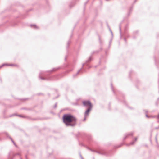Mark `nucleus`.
I'll return each mask as SVG.
<instances>
[{"instance_id":"obj_14","label":"nucleus","mask_w":159,"mask_h":159,"mask_svg":"<svg viewBox=\"0 0 159 159\" xmlns=\"http://www.w3.org/2000/svg\"><path fill=\"white\" fill-rule=\"evenodd\" d=\"M17 116H18L20 117L24 118H26V116H22V115H18Z\"/></svg>"},{"instance_id":"obj_9","label":"nucleus","mask_w":159,"mask_h":159,"mask_svg":"<svg viewBox=\"0 0 159 159\" xmlns=\"http://www.w3.org/2000/svg\"><path fill=\"white\" fill-rule=\"evenodd\" d=\"M134 139H135L134 141H133L132 142H131L130 143L127 144V145L129 146V145H133L135 143V141H136V140H137V138H135Z\"/></svg>"},{"instance_id":"obj_27","label":"nucleus","mask_w":159,"mask_h":159,"mask_svg":"<svg viewBox=\"0 0 159 159\" xmlns=\"http://www.w3.org/2000/svg\"><path fill=\"white\" fill-rule=\"evenodd\" d=\"M111 88H112V89L113 91V92H114V90L113 89V86H112V84H111Z\"/></svg>"},{"instance_id":"obj_21","label":"nucleus","mask_w":159,"mask_h":159,"mask_svg":"<svg viewBox=\"0 0 159 159\" xmlns=\"http://www.w3.org/2000/svg\"><path fill=\"white\" fill-rule=\"evenodd\" d=\"M109 30H110V32L111 33V35H112V36L113 37V33L112 32V31L111 30V29L110 28H109Z\"/></svg>"},{"instance_id":"obj_33","label":"nucleus","mask_w":159,"mask_h":159,"mask_svg":"<svg viewBox=\"0 0 159 159\" xmlns=\"http://www.w3.org/2000/svg\"><path fill=\"white\" fill-rule=\"evenodd\" d=\"M20 155L19 153H17L16 154H15V156H16V155Z\"/></svg>"},{"instance_id":"obj_37","label":"nucleus","mask_w":159,"mask_h":159,"mask_svg":"<svg viewBox=\"0 0 159 159\" xmlns=\"http://www.w3.org/2000/svg\"><path fill=\"white\" fill-rule=\"evenodd\" d=\"M72 6H71V4L69 5V7L70 8H71Z\"/></svg>"},{"instance_id":"obj_41","label":"nucleus","mask_w":159,"mask_h":159,"mask_svg":"<svg viewBox=\"0 0 159 159\" xmlns=\"http://www.w3.org/2000/svg\"><path fill=\"white\" fill-rule=\"evenodd\" d=\"M124 40H125V42H126V40L125 38L124 39Z\"/></svg>"},{"instance_id":"obj_4","label":"nucleus","mask_w":159,"mask_h":159,"mask_svg":"<svg viewBox=\"0 0 159 159\" xmlns=\"http://www.w3.org/2000/svg\"><path fill=\"white\" fill-rule=\"evenodd\" d=\"M41 75H43L44 76V75L43 73L42 72H41L39 74V78L40 79H41V80H52V79H53L52 77H50L49 78H45V77H41V76H40Z\"/></svg>"},{"instance_id":"obj_15","label":"nucleus","mask_w":159,"mask_h":159,"mask_svg":"<svg viewBox=\"0 0 159 159\" xmlns=\"http://www.w3.org/2000/svg\"><path fill=\"white\" fill-rule=\"evenodd\" d=\"M158 103H159V97L158 98L157 101L156 103L157 106Z\"/></svg>"},{"instance_id":"obj_39","label":"nucleus","mask_w":159,"mask_h":159,"mask_svg":"<svg viewBox=\"0 0 159 159\" xmlns=\"http://www.w3.org/2000/svg\"><path fill=\"white\" fill-rule=\"evenodd\" d=\"M87 2H86L85 3V4H84V5H85H85H86V3H87Z\"/></svg>"},{"instance_id":"obj_46","label":"nucleus","mask_w":159,"mask_h":159,"mask_svg":"<svg viewBox=\"0 0 159 159\" xmlns=\"http://www.w3.org/2000/svg\"><path fill=\"white\" fill-rule=\"evenodd\" d=\"M136 33H137V32H136Z\"/></svg>"},{"instance_id":"obj_13","label":"nucleus","mask_w":159,"mask_h":159,"mask_svg":"<svg viewBox=\"0 0 159 159\" xmlns=\"http://www.w3.org/2000/svg\"><path fill=\"white\" fill-rule=\"evenodd\" d=\"M6 135L7 136V137H9V138H10V139L11 140V141L12 142H13V141H14L12 139L11 137H10V136H9L8 135V133H6Z\"/></svg>"},{"instance_id":"obj_3","label":"nucleus","mask_w":159,"mask_h":159,"mask_svg":"<svg viewBox=\"0 0 159 159\" xmlns=\"http://www.w3.org/2000/svg\"><path fill=\"white\" fill-rule=\"evenodd\" d=\"M84 105L85 107L89 106V107H92V105L89 101H85L83 102Z\"/></svg>"},{"instance_id":"obj_38","label":"nucleus","mask_w":159,"mask_h":159,"mask_svg":"<svg viewBox=\"0 0 159 159\" xmlns=\"http://www.w3.org/2000/svg\"><path fill=\"white\" fill-rule=\"evenodd\" d=\"M158 122H159V121H158ZM158 128H159V127H156V129H158Z\"/></svg>"},{"instance_id":"obj_11","label":"nucleus","mask_w":159,"mask_h":159,"mask_svg":"<svg viewBox=\"0 0 159 159\" xmlns=\"http://www.w3.org/2000/svg\"><path fill=\"white\" fill-rule=\"evenodd\" d=\"M30 26L31 27H33L35 29H37L38 28V27L36 25H30Z\"/></svg>"},{"instance_id":"obj_20","label":"nucleus","mask_w":159,"mask_h":159,"mask_svg":"<svg viewBox=\"0 0 159 159\" xmlns=\"http://www.w3.org/2000/svg\"><path fill=\"white\" fill-rule=\"evenodd\" d=\"M155 139H156V143H157V144H158V142H157V135L156 136V137H155Z\"/></svg>"},{"instance_id":"obj_45","label":"nucleus","mask_w":159,"mask_h":159,"mask_svg":"<svg viewBox=\"0 0 159 159\" xmlns=\"http://www.w3.org/2000/svg\"><path fill=\"white\" fill-rule=\"evenodd\" d=\"M82 146H84V145H83V144H82Z\"/></svg>"},{"instance_id":"obj_10","label":"nucleus","mask_w":159,"mask_h":159,"mask_svg":"<svg viewBox=\"0 0 159 159\" xmlns=\"http://www.w3.org/2000/svg\"><path fill=\"white\" fill-rule=\"evenodd\" d=\"M6 66H17L18 65L15 64H6Z\"/></svg>"},{"instance_id":"obj_18","label":"nucleus","mask_w":159,"mask_h":159,"mask_svg":"<svg viewBox=\"0 0 159 159\" xmlns=\"http://www.w3.org/2000/svg\"><path fill=\"white\" fill-rule=\"evenodd\" d=\"M57 103H56L54 106L53 107V108H55L57 106Z\"/></svg>"},{"instance_id":"obj_8","label":"nucleus","mask_w":159,"mask_h":159,"mask_svg":"<svg viewBox=\"0 0 159 159\" xmlns=\"http://www.w3.org/2000/svg\"><path fill=\"white\" fill-rule=\"evenodd\" d=\"M60 68V67H59L54 68H53L52 69V70L48 71H47V72H52V71H55L56 70H58Z\"/></svg>"},{"instance_id":"obj_44","label":"nucleus","mask_w":159,"mask_h":159,"mask_svg":"<svg viewBox=\"0 0 159 159\" xmlns=\"http://www.w3.org/2000/svg\"><path fill=\"white\" fill-rule=\"evenodd\" d=\"M94 52H93V53H94Z\"/></svg>"},{"instance_id":"obj_17","label":"nucleus","mask_w":159,"mask_h":159,"mask_svg":"<svg viewBox=\"0 0 159 159\" xmlns=\"http://www.w3.org/2000/svg\"><path fill=\"white\" fill-rule=\"evenodd\" d=\"M119 29H120V34H121V27H120V25H119Z\"/></svg>"},{"instance_id":"obj_30","label":"nucleus","mask_w":159,"mask_h":159,"mask_svg":"<svg viewBox=\"0 0 159 159\" xmlns=\"http://www.w3.org/2000/svg\"><path fill=\"white\" fill-rule=\"evenodd\" d=\"M86 116H84V119L83 120V121H85L86 120Z\"/></svg>"},{"instance_id":"obj_40","label":"nucleus","mask_w":159,"mask_h":159,"mask_svg":"<svg viewBox=\"0 0 159 159\" xmlns=\"http://www.w3.org/2000/svg\"><path fill=\"white\" fill-rule=\"evenodd\" d=\"M145 112H146V113H147V112H148V111H146Z\"/></svg>"},{"instance_id":"obj_34","label":"nucleus","mask_w":159,"mask_h":159,"mask_svg":"<svg viewBox=\"0 0 159 159\" xmlns=\"http://www.w3.org/2000/svg\"><path fill=\"white\" fill-rule=\"evenodd\" d=\"M80 157L81 159H82L83 158L82 156V155L81 154L80 155Z\"/></svg>"},{"instance_id":"obj_35","label":"nucleus","mask_w":159,"mask_h":159,"mask_svg":"<svg viewBox=\"0 0 159 159\" xmlns=\"http://www.w3.org/2000/svg\"><path fill=\"white\" fill-rule=\"evenodd\" d=\"M155 63L156 64V65H157V63H156V60L155 58Z\"/></svg>"},{"instance_id":"obj_48","label":"nucleus","mask_w":159,"mask_h":159,"mask_svg":"<svg viewBox=\"0 0 159 159\" xmlns=\"http://www.w3.org/2000/svg\"><path fill=\"white\" fill-rule=\"evenodd\" d=\"M20 159H22V158H20Z\"/></svg>"},{"instance_id":"obj_24","label":"nucleus","mask_w":159,"mask_h":159,"mask_svg":"<svg viewBox=\"0 0 159 159\" xmlns=\"http://www.w3.org/2000/svg\"><path fill=\"white\" fill-rule=\"evenodd\" d=\"M6 64H2L1 66H0V67L1 68L2 67L6 65Z\"/></svg>"},{"instance_id":"obj_26","label":"nucleus","mask_w":159,"mask_h":159,"mask_svg":"<svg viewBox=\"0 0 159 159\" xmlns=\"http://www.w3.org/2000/svg\"><path fill=\"white\" fill-rule=\"evenodd\" d=\"M0 82L1 83H2V81L1 79V78L0 77Z\"/></svg>"},{"instance_id":"obj_2","label":"nucleus","mask_w":159,"mask_h":159,"mask_svg":"<svg viewBox=\"0 0 159 159\" xmlns=\"http://www.w3.org/2000/svg\"><path fill=\"white\" fill-rule=\"evenodd\" d=\"M92 59L91 57H90L89 58L88 60H87L86 61L85 63H83L82 64V68L79 70L77 72V73L76 74L74 75L73 76H75L76 75H78V74H79L80 73V72L81 70L83 68V66L84 65H86L87 66H88V62H89L90 61L92 60Z\"/></svg>"},{"instance_id":"obj_47","label":"nucleus","mask_w":159,"mask_h":159,"mask_svg":"<svg viewBox=\"0 0 159 159\" xmlns=\"http://www.w3.org/2000/svg\"><path fill=\"white\" fill-rule=\"evenodd\" d=\"M83 159V158H82V159Z\"/></svg>"},{"instance_id":"obj_23","label":"nucleus","mask_w":159,"mask_h":159,"mask_svg":"<svg viewBox=\"0 0 159 159\" xmlns=\"http://www.w3.org/2000/svg\"><path fill=\"white\" fill-rule=\"evenodd\" d=\"M151 118H154L155 117H157V116H151Z\"/></svg>"},{"instance_id":"obj_1","label":"nucleus","mask_w":159,"mask_h":159,"mask_svg":"<svg viewBox=\"0 0 159 159\" xmlns=\"http://www.w3.org/2000/svg\"><path fill=\"white\" fill-rule=\"evenodd\" d=\"M63 122L66 126L74 127L76 124L77 119L70 114H65L62 117Z\"/></svg>"},{"instance_id":"obj_25","label":"nucleus","mask_w":159,"mask_h":159,"mask_svg":"<svg viewBox=\"0 0 159 159\" xmlns=\"http://www.w3.org/2000/svg\"><path fill=\"white\" fill-rule=\"evenodd\" d=\"M15 115H16V114H13V115H10V117H12V116H15Z\"/></svg>"},{"instance_id":"obj_7","label":"nucleus","mask_w":159,"mask_h":159,"mask_svg":"<svg viewBox=\"0 0 159 159\" xmlns=\"http://www.w3.org/2000/svg\"><path fill=\"white\" fill-rule=\"evenodd\" d=\"M133 134H134L133 132H131L130 133L126 134L124 137V139H125L126 138H127L129 136H130V135L132 136L133 135Z\"/></svg>"},{"instance_id":"obj_43","label":"nucleus","mask_w":159,"mask_h":159,"mask_svg":"<svg viewBox=\"0 0 159 159\" xmlns=\"http://www.w3.org/2000/svg\"><path fill=\"white\" fill-rule=\"evenodd\" d=\"M136 2V0H135V1H134V2Z\"/></svg>"},{"instance_id":"obj_42","label":"nucleus","mask_w":159,"mask_h":159,"mask_svg":"<svg viewBox=\"0 0 159 159\" xmlns=\"http://www.w3.org/2000/svg\"><path fill=\"white\" fill-rule=\"evenodd\" d=\"M25 157H26V159H27V156H25Z\"/></svg>"},{"instance_id":"obj_31","label":"nucleus","mask_w":159,"mask_h":159,"mask_svg":"<svg viewBox=\"0 0 159 159\" xmlns=\"http://www.w3.org/2000/svg\"><path fill=\"white\" fill-rule=\"evenodd\" d=\"M13 143V144L16 146V144L15 143V142L14 141H13V142H12Z\"/></svg>"},{"instance_id":"obj_12","label":"nucleus","mask_w":159,"mask_h":159,"mask_svg":"<svg viewBox=\"0 0 159 159\" xmlns=\"http://www.w3.org/2000/svg\"><path fill=\"white\" fill-rule=\"evenodd\" d=\"M6 135L7 136V137H9V138H10V139L11 140V141L12 142H13V141H14L12 139L11 137H10V136H9L8 135V133H6Z\"/></svg>"},{"instance_id":"obj_6","label":"nucleus","mask_w":159,"mask_h":159,"mask_svg":"<svg viewBox=\"0 0 159 159\" xmlns=\"http://www.w3.org/2000/svg\"><path fill=\"white\" fill-rule=\"evenodd\" d=\"M96 152L98 154H101L102 155H106V156H109L110 155L109 154H108L105 151L102 152H98V151H96Z\"/></svg>"},{"instance_id":"obj_22","label":"nucleus","mask_w":159,"mask_h":159,"mask_svg":"<svg viewBox=\"0 0 159 159\" xmlns=\"http://www.w3.org/2000/svg\"><path fill=\"white\" fill-rule=\"evenodd\" d=\"M70 43V40L68 41V42H67V45H68V46H67V48L68 47V46L69 45V44Z\"/></svg>"},{"instance_id":"obj_16","label":"nucleus","mask_w":159,"mask_h":159,"mask_svg":"<svg viewBox=\"0 0 159 159\" xmlns=\"http://www.w3.org/2000/svg\"><path fill=\"white\" fill-rule=\"evenodd\" d=\"M88 148V149H89V150H90L91 151H92V152H96V151H95V150H92V149H90V148Z\"/></svg>"},{"instance_id":"obj_32","label":"nucleus","mask_w":159,"mask_h":159,"mask_svg":"<svg viewBox=\"0 0 159 159\" xmlns=\"http://www.w3.org/2000/svg\"><path fill=\"white\" fill-rule=\"evenodd\" d=\"M157 118L158 119H159V114H158V116H157Z\"/></svg>"},{"instance_id":"obj_36","label":"nucleus","mask_w":159,"mask_h":159,"mask_svg":"<svg viewBox=\"0 0 159 159\" xmlns=\"http://www.w3.org/2000/svg\"><path fill=\"white\" fill-rule=\"evenodd\" d=\"M128 25H126V28H125V29H127V27H128Z\"/></svg>"},{"instance_id":"obj_28","label":"nucleus","mask_w":159,"mask_h":159,"mask_svg":"<svg viewBox=\"0 0 159 159\" xmlns=\"http://www.w3.org/2000/svg\"><path fill=\"white\" fill-rule=\"evenodd\" d=\"M132 9H133V7H131L130 9V11H132Z\"/></svg>"},{"instance_id":"obj_5","label":"nucleus","mask_w":159,"mask_h":159,"mask_svg":"<svg viewBox=\"0 0 159 159\" xmlns=\"http://www.w3.org/2000/svg\"><path fill=\"white\" fill-rule=\"evenodd\" d=\"M92 109V107H89L84 114V116H87L88 115L89 113L91 111Z\"/></svg>"},{"instance_id":"obj_19","label":"nucleus","mask_w":159,"mask_h":159,"mask_svg":"<svg viewBox=\"0 0 159 159\" xmlns=\"http://www.w3.org/2000/svg\"><path fill=\"white\" fill-rule=\"evenodd\" d=\"M145 116H146L147 118H151V116H149L147 114H146Z\"/></svg>"},{"instance_id":"obj_29","label":"nucleus","mask_w":159,"mask_h":159,"mask_svg":"<svg viewBox=\"0 0 159 159\" xmlns=\"http://www.w3.org/2000/svg\"><path fill=\"white\" fill-rule=\"evenodd\" d=\"M88 139H89L90 140V139H91V136H88Z\"/></svg>"}]
</instances>
